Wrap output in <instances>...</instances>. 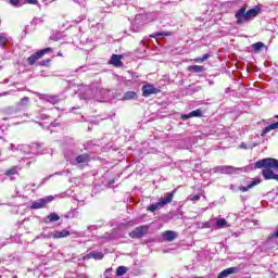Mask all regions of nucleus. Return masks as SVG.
<instances>
[{"instance_id":"f257e3e1","label":"nucleus","mask_w":278,"mask_h":278,"mask_svg":"<svg viewBox=\"0 0 278 278\" xmlns=\"http://www.w3.org/2000/svg\"><path fill=\"white\" fill-rule=\"evenodd\" d=\"M255 168H264L262 175L265 181L275 179L278 181V175L273 170H278V160L273 157L262 159L255 162Z\"/></svg>"},{"instance_id":"f03ea898","label":"nucleus","mask_w":278,"mask_h":278,"mask_svg":"<svg viewBox=\"0 0 278 278\" xmlns=\"http://www.w3.org/2000/svg\"><path fill=\"white\" fill-rule=\"evenodd\" d=\"M262 9L260 7H255L247 11V5L240 8L235 13L236 25H243V23H249L251 20L255 18L260 15Z\"/></svg>"},{"instance_id":"7ed1b4c3","label":"nucleus","mask_w":278,"mask_h":278,"mask_svg":"<svg viewBox=\"0 0 278 278\" xmlns=\"http://www.w3.org/2000/svg\"><path fill=\"white\" fill-rule=\"evenodd\" d=\"M175 197V190L172 192L166 193V198L159 199V202L150 204L147 207L148 212H155L156 210H160L161 207H164V205H168V203H173V199Z\"/></svg>"},{"instance_id":"20e7f679","label":"nucleus","mask_w":278,"mask_h":278,"mask_svg":"<svg viewBox=\"0 0 278 278\" xmlns=\"http://www.w3.org/2000/svg\"><path fill=\"white\" fill-rule=\"evenodd\" d=\"M50 51H53V48H45L42 50H39L33 53L30 56L27 58V62L29 66H34L37 60H40L43 55H47V53H50Z\"/></svg>"},{"instance_id":"39448f33","label":"nucleus","mask_w":278,"mask_h":278,"mask_svg":"<svg viewBox=\"0 0 278 278\" xmlns=\"http://www.w3.org/2000/svg\"><path fill=\"white\" fill-rule=\"evenodd\" d=\"M53 199V195L41 198L31 203L30 210H42V207H47L48 203H51Z\"/></svg>"},{"instance_id":"423d86ee","label":"nucleus","mask_w":278,"mask_h":278,"mask_svg":"<svg viewBox=\"0 0 278 278\" xmlns=\"http://www.w3.org/2000/svg\"><path fill=\"white\" fill-rule=\"evenodd\" d=\"M147 231H149V226H138L132 231L129 232V238H132V240H139L140 238L144 237Z\"/></svg>"},{"instance_id":"0eeeda50","label":"nucleus","mask_w":278,"mask_h":278,"mask_svg":"<svg viewBox=\"0 0 278 278\" xmlns=\"http://www.w3.org/2000/svg\"><path fill=\"white\" fill-rule=\"evenodd\" d=\"M90 162H91V159H90V154L88 153L79 154L75 159V165L78 166V168H86V166H88Z\"/></svg>"},{"instance_id":"6e6552de","label":"nucleus","mask_w":278,"mask_h":278,"mask_svg":"<svg viewBox=\"0 0 278 278\" xmlns=\"http://www.w3.org/2000/svg\"><path fill=\"white\" fill-rule=\"evenodd\" d=\"M142 97H151V94H157L160 89L155 88L153 85L148 84L142 86Z\"/></svg>"},{"instance_id":"1a4fd4ad","label":"nucleus","mask_w":278,"mask_h":278,"mask_svg":"<svg viewBox=\"0 0 278 278\" xmlns=\"http://www.w3.org/2000/svg\"><path fill=\"white\" fill-rule=\"evenodd\" d=\"M123 55L121 54H112L109 64H111L112 66H115L116 68H121L123 66Z\"/></svg>"},{"instance_id":"9d476101","label":"nucleus","mask_w":278,"mask_h":278,"mask_svg":"<svg viewBox=\"0 0 278 278\" xmlns=\"http://www.w3.org/2000/svg\"><path fill=\"white\" fill-rule=\"evenodd\" d=\"M103 257H104L103 252L92 251L87 255L83 256V261L86 262L88 260H103Z\"/></svg>"},{"instance_id":"9b49d317","label":"nucleus","mask_w":278,"mask_h":278,"mask_svg":"<svg viewBox=\"0 0 278 278\" xmlns=\"http://www.w3.org/2000/svg\"><path fill=\"white\" fill-rule=\"evenodd\" d=\"M236 273H238V267H229V268L222 270L218 274L217 278H227V277H229V275H236Z\"/></svg>"},{"instance_id":"f8f14e48","label":"nucleus","mask_w":278,"mask_h":278,"mask_svg":"<svg viewBox=\"0 0 278 278\" xmlns=\"http://www.w3.org/2000/svg\"><path fill=\"white\" fill-rule=\"evenodd\" d=\"M175 238H177V232L173 230H167L163 232V239L165 240V242H173Z\"/></svg>"},{"instance_id":"ddd939ff","label":"nucleus","mask_w":278,"mask_h":278,"mask_svg":"<svg viewBox=\"0 0 278 278\" xmlns=\"http://www.w3.org/2000/svg\"><path fill=\"white\" fill-rule=\"evenodd\" d=\"M258 184H262V180L256 179V180H253L251 184H249L247 187H244V186L239 187V190L241 192H249V190H251V188H253L254 186H258Z\"/></svg>"},{"instance_id":"4468645a","label":"nucleus","mask_w":278,"mask_h":278,"mask_svg":"<svg viewBox=\"0 0 278 278\" xmlns=\"http://www.w3.org/2000/svg\"><path fill=\"white\" fill-rule=\"evenodd\" d=\"M71 236V231L63 229L61 231H55L53 235L54 240H60V238H68Z\"/></svg>"},{"instance_id":"2eb2a0df","label":"nucleus","mask_w":278,"mask_h":278,"mask_svg":"<svg viewBox=\"0 0 278 278\" xmlns=\"http://www.w3.org/2000/svg\"><path fill=\"white\" fill-rule=\"evenodd\" d=\"M187 71H189V73H203V71H205V66H203V65H189L187 67Z\"/></svg>"},{"instance_id":"dca6fc26","label":"nucleus","mask_w":278,"mask_h":278,"mask_svg":"<svg viewBox=\"0 0 278 278\" xmlns=\"http://www.w3.org/2000/svg\"><path fill=\"white\" fill-rule=\"evenodd\" d=\"M210 58H212V52L205 53L204 55H202V58L193 59V62L195 64H203V62H206V60H210Z\"/></svg>"},{"instance_id":"f3484780","label":"nucleus","mask_w":278,"mask_h":278,"mask_svg":"<svg viewBox=\"0 0 278 278\" xmlns=\"http://www.w3.org/2000/svg\"><path fill=\"white\" fill-rule=\"evenodd\" d=\"M4 175L7 177H12V175H18V166L10 167L9 169L5 170Z\"/></svg>"},{"instance_id":"a211bd4d","label":"nucleus","mask_w":278,"mask_h":278,"mask_svg":"<svg viewBox=\"0 0 278 278\" xmlns=\"http://www.w3.org/2000/svg\"><path fill=\"white\" fill-rule=\"evenodd\" d=\"M138 94L135 91H127L124 94V101H131V99H136Z\"/></svg>"},{"instance_id":"6ab92c4d","label":"nucleus","mask_w":278,"mask_h":278,"mask_svg":"<svg viewBox=\"0 0 278 278\" xmlns=\"http://www.w3.org/2000/svg\"><path fill=\"white\" fill-rule=\"evenodd\" d=\"M18 108H27L29 105V97L22 98L18 103Z\"/></svg>"},{"instance_id":"aec40b11","label":"nucleus","mask_w":278,"mask_h":278,"mask_svg":"<svg viewBox=\"0 0 278 278\" xmlns=\"http://www.w3.org/2000/svg\"><path fill=\"white\" fill-rule=\"evenodd\" d=\"M48 223H55L60 220V215L58 213H51L50 215L47 216Z\"/></svg>"},{"instance_id":"412c9836","label":"nucleus","mask_w":278,"mask_h":278,"mask_svg":"<svg viewBox=\"0 0 278 278\" xmlns=\"http://www.w3.org/2000/svg\"><path fill=\"white\" fill-rule=\"evenodd\" d=\"M127 273V267L126 266H118L115 275L116 277H123V275H125Z\"/></svg>"},{"instance_id":"4be33fe9","label":"nucleus","mask_w":278,"mask_h":278,"mask_svg":"<svg viewBox=\"0 0 278 278\" xmlns=\"http://www.w3.org/2000/svg\"><path fill=\"white\" fill-rule=\"evenodd\" d=\"M216 227L218 229H225V227H227V219H225V218L217 219Z\"/></svg>"},{"instance_id":"5701e85b","label":"nucleus","mask_w":278,"mask_h":278,"mask_svg":"<svg viewBox=\"0 0 278 278\" xmlns=\"http://www.w3.org/2000/svg\"><path fill=\"white\" fill-rule=\"evenodd\" d=\"M190 114H191V118L192 117L199 118L203 116V111L201 109H197L194 111H191Z\"/></svg>"},{"instance_id":"b1692460","label":"nucleus","mask_w":278,"mask_h":278,"mask_svg":"<svg viewBox=\"0 0 278 278\" xmlns=\"http://www.w3.org/2000/svg\"><path fill=\"white\" fill-rule=\"evenodd\" d=\"M252 47H253L255 53H260V51H262V47H264V43L258 41V42L254 43Z\"/></svg>"},{"instance_id":"393cba45","label":"nucleus","mask_w":278,"mask_h":278,"mask_svg":"<svg viewBox=\"0 0 278 278\" xmlns=\"http://www.w3.org/2000/svg\"><path fill=\"white\" fill-rule=\"evenodd\" d=\"M159 36H173V33L168 31V33H154L152 35H150V38H157Z\"/></svg>"},{"instance_id":"a878e982","label":"nucleus","mask_w":278,"mask_h":278,"mask_svg":"<svg viewBox=\"0 0 278 278\" xmlns=\"http://www.w3.org/2000/svg\"><path fill=\"white\" fill-rule=\"evenodd\" d=\"M9 3L14 5V8H21V5H23L21 4V0H9Z\"/></svg>"},{"instance_id":"bb28decb","label":"nucleus","mask_w":278,"mask_h":278,"mask_svg":"<svg viewBox=\"0 0 278 278\" xmlns=\"http://www.w3.org/2000/svg\"><path fill=\"white\" fill-rule=\"evenodd\" d=\"M51 64V59L43 60L39 63V66H49Z\"/></svg>"},{"instance_id":"cd10ccee","label":"nucleus","mask_w":278,"mask_h":278,"mask_svg":"<svg viewBox=\"0 0 278 278\" xmlns=\"http://www.w3.org/2000/svg\"><path fill=\"white\" fill-rule=\"evenodd\" d=\"M189 199L190 201H199L201 199V194H191Z\"/></svg>"},{"instance_id":"c85d7f7f","label":"nucleus","mask_w":278,"mask_h":278,"mask_svg":"<svg viewBox=\"0 0 278 278\" xmlns=\"http://www.w3.org/2000/svg\"><path fill=\"white\" fill-rule=\"evenodd\" d=\"M105 278H112V268H108L104 273Z\"/></svg>"},{"instance_id":"c756f323","label":"nucleus","mask_w":278,"mask_h":278,"mask_svg":"<svg viewBox=\"0 0 278 278\" xmlns=\"http://www.w3.org/2000/svg\"><path fill=\"white\" fill-rule=\"evenodd\" d=\"M29 5H38V0H24Z\"/></svg>"},{"instance_id":"7c9ffc66","label":"nucleus","mask_w":278,"mask_h":278,"mask_svg":"<svg viewBox=\"0 0 278 278\" xmlns=\"http://www.w3.org/2000/svg\"><path fill=\"white\" fill-rule=\"evenodd\" d=\"M181 118H182V121H188V118H192V115H191V113H189V114H182V115H181Z\"/></svg>"},{"instance_id":"2f4dec72","label":"nucleus","mask_w":278,"mask_h":278,"mask_svg":"<svg viewBox=\"0 0 278 278\" xmlns=\"http://www.w3.org/2000/svg\"><path fill=\"white\" fill-rule=\"evenodd\" d=\"M5 42H8V39L3 36H0V45L3 47V45H5Z\"/></svg>"},{"instance_id":"473e14b6","label":"nucleus","mask_w":278,"mask_h":278,"mask_svg":"<svg viewBox=\"0 0 278 278\" xmlns=\"http://www.w3.org/2000/svg\"><path fill=\"white\" fill-rule=\"evenodd\" d=\"M222 170H231L233 167L231 166H223V167H219Z\"/></svg>"},{"instance_id":"72a5a7b5","label":"nucleus","mask_w":278,"mask_h":278,"mask_svg":"<svg viewBox=\"0 0 278 278\" xmlns=\"http://www.w3.org/2000/svg\"><path fill=\"white\" fill-rule=\"evenodd\" d=\"M271 238H278V230L271 235Z\"/></svg>"},{"instance_id":"f704fd0d","label":"nucleus","mask_w":278,"mask_h":278,"mask_svg":"<svg viewBox=\"0 0 278 278\" xmlns=\"http://www.w3.org/2000/svg\"><path fill=\"white\" fill-rule=\"evenodd\" d=\"M13 278H18V276H13Z\"/></svg>"}]
</instances>
